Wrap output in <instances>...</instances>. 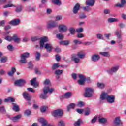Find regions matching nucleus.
Here are the masks:
<instances>
[{
	"label": "nucleus",
	"instance_id": "nucleus-14",
	"mask_svg": "<svg viewBox=\"0 0 126 126\" xmlns=\"http://www.w3.org/2000/svg\"><path fill=\"white\" fill-rule=\"evenodd\" d=\"M106 101L109 104H113V103H115V96L108 95Z\"/></svg>",
	"mask_w": 126,
	"mask_h": 126
},
{
	"label": "nucleus",
	"instance_id": "nucleus-58",
	"mask_svg": "<svg viewBox=\"0 0 126 126\" xmlns=\"http://www.w3.org/2000/svg\"><path fill=\"white\" fill-rule=\"evenodd\" d=\"M41 57V54L39 52H36V59L37 61H39L40 60V57Z\"/></svg>",
	"mask_w": 126,
	"mask_h": 126
},
{
	"label": "nucleus",
	"instance_id": "nucleus-55",
	"mask_svg": "<svg viewBox=\"0 0 126 126\" xmlns=\"http://www.w3.org/2000/svg\"><path fill=\"white\" fill-rule=\"evenodd\" d=\"M62 19H63V17L61 15H58L56 17V21L62 20Z\"/></svg>",
	"mask_w": 126,
	"mask_h": 126
},
{
	"label": "nucleus",
	"instance_id": "nucleus-22",
	"mask_svg": "<svg viewBox=\"0 0 126 126\" xmlns=\"http://www.w3.org/2000/svg\"><path fill=\"white\" fill-rule=\"evenodd\" d=\"M71 96H72V93L68 92L63 94V98H64V99H69L71 98Z\"/></svg>",
	"mask_w": 126,
	"mask_h": 126
},
{
	"label": "nucleus",
	"instance_id": "nucleus-15",
	"mask_svg": "<svg viewBox=\"0 0 126 126\" xmlns=\"http://www.w3.org/2000/svg\"><path fill=\"white\" fill-rule=\"evenodd\" d=\"M100 58V55L98 54H94L91 57L92 62H94V63L98 62Z\"/></svg>",
	"mask_w": 126,
	"mask_h": 126
},
{
	"label": "nucleus",
	"instance_id": "nucleus-44",
	"mask_svg": "<svg viewBox=\"0 0 126 126\" xmlns=\"http://www.w3.org/2000/svg\"><path fill=\"white\" fill-rule=\"evenodd\" d=\"M96 38L99 40H104V36L101 33H98L96 35Z\"/></svg>",
	"mask_w": 126,
	"mask_h": 126
},
{
	"label": "nucleus",
	"instance_id": "nucleus-59",
	"mask_svg": "<svg viewBox=\"0 0 126 126\" xmlns=\"http://www.w3.org/2000/svg\"><path fill=\"white\" fill-rule=\"evenodd\" d=\"M16 12H21L22 11V7H18L16 9Z\"/></svg>",
	"mask_w": 126,
	"mask_h": 126
},
{
	"label": "nucleus",
	"instance_id": "nucleus-37",
	"mask_svg": "<svg viewBox=\"0 0 126 126\" xmlns=\"http://www.w3.org/2000/svg\"><path fill=\"white\" fill-rule=\"evenodd\" d=\"M52 3L56 5H61L62 2L60 0H51Z\"/></svg>",
	"mask_w": 126,
	"mask_h": 126
},
{
	"label": "nucleus",
	"instance_id": "nucleus-23",
	"mask_svg": "<svg viewBox=\"0 0 126 126\" xmlns=\"http://www.w3.org/2000/svg\"><path fill=\"white\" fill-rule=\"evenodd\" d=\"M86 3L88 6H94V4H95V0H87Z\"/></svg>",
	"mask_w": 126,
	"mask_h": 126
},
{
	"label": "nucleus",
	"instance_id": "nucleus-28",
	"mask_svg": "<svg viewBox=\"0 0 126 126\" xmlns=\"http://www.w3.org/2000/svg\"><path fill=\"white\" fill-rule=\"evenodd\" d=\"M97 86L99 89H104L106 87V84L104 83L98 82L97 83Z\"/></svg>",
	"mask_w": 126,
	"mask_h": 126
},
{
	"label": "nucleus",
	"instance_id": "nucleus-38",
	"mask_svg": "<svg viewBox=\"0 0 126 126\" xmlns=\"http://www.w3.org/2000/svg\"><path fill=\"white\" fill-rule=\"evenodd\" d=\"M118 19L117 18H109L108 19V22L110 23H112L113 22H117V21H118Z\"/></svg>",
	"mask_w": 126,
	"mask_h": 126
},
{
	"label": "nucleus",
	"instance_id": "nucleus-48",
	"mask_svg": "<svg viewBox=\"0 0 126 126\" xmlns=\"http://www.w3.org/2000/svg\"><path fill=\"white\" fill-rule=\"evenodd\" d=\"M87 17V16H86V15H85V14L82 13L81 14H80L79 15V18H80V19H84L85 18H86Z\"/></svg>",
	"mask_w": 126,
	"mask_h": 126
},
{
	"label": "nucleus",
	"instance_id": "nucleus-61",
	"mask_svg": "<svg viewBox=\"0 0 126 126\" xmlns=\"http://www.w3.org/2000/svg\"><path fill=\"white\" fill-rule=\"evenodd\" d=\"M0 112L1 113H5V109L3 106H1L0 107Z\"/></svg>",
	"mask_w": 126,
	"mask_h": 126
},
{
	"label": "nucleus",
	"instance_id": "nucleus-7",
	"mask_svg": "<svg viewBox=\"0 0 126 126\" xmlns=\"http://www.w3.org/2000/svg\"><path fill=\"white\" fill-rule=\"evenodd\" d=\"M119 68H120V66H115L111 68L110 69H108L107 70V72L108 74H114V73H116L118 70H119Z\"/></svg>",
	"mask_w": 126,
	"mask_h": 126
},
{
	"label": "nucleus",
	"instance_id": "nucleus-54",
	"mask_svg": "<svg viewBox=\"0 0 126 126\" xmlns=\"http://www.w3.org/2000/svg\"><path fill=\"white\" fill-rule=\"evenodd\" d=\"M83 28H79L76 30V32L77 33H81V32H83Z\"/></svg>",
	"mask_w": 126,
	"mask_h": 126
},
{
	"label": "nucleus",
	"instance_id": "nucleus-30",
	"mask_svg": "<svg viewBox=\"0 0 126 126\" xmlns=\"http://www.w3.org/2000/svg\"><path fill=\"white\" fill-rule=\"evenodd\" d=\"M98 121L99 123H101V124H106L108 123V119L105 118L104 117H101L99 118Z\"/></svg>",
	"mask_w": 126,
	"mask_h": 126
},
{
	"label": "nucleus",
	"instance_id": "nucleus-64",
	"mask_svg": "<svg viewBox=\"0 0 126 126\" xmlns=\"http://www.w3.org/2000/svg\"><path fill=\"white\" fill-rule=\"evenodd\" d=\"M72 78H73L75 80H76V79H77V75L76 74H75V73H72Z\"/></svg>",
	"mask_w": 126,
	"mask_h": 126
},
{
	"label": "nucleus",
	"instance_id": "nucleus-5",
	"mask_svg": "<svg viewBox=\"0 0 126 126\" xmlns=\"http://www.w3.org/2000/svg\"><path fill=\"white\" fill-rule=\"evenodd\" d=\"M30 54L28 52H26L23 53L21 55V59L20 60V63H27V61L26 60L28 58H29Z\"/></svg>",
	"mask_w": 126,
	"mask_h": 126
},
{
	"label": "nucleus",
	"instance_id": "nucleus-35",
	"mask_svg": "<svg viewBox=\"0 0 126 126\" xmlns=\"http://www.w3.org/2000/svg\"><path fill=\"white\" fill-rule=\"evenodd\" d=\"M57 126H65V122L63 120L58 121Z\"/></svg>",
	"mask_w": 126,
	"mask_h": 126
},
{
	"label": "nucleus",
	"instance_id": "nucleus-41",
	"mask_svg": "<svg viewBox=\"0 0 126 126\" xmlns=\"http://www.w3.org/2000/svg\"><path fill=\"white\" fill-rule=\"evenodd\" d=\"M59 67H60V64H59V63H54L52 65V69H53V70H55V69H58Z\"/></svg>",
	"mask_w": 126,
	"mask_h": 126
},
{
	"label": "nucleus",
	"instance_id": "nucleus-10",
	"mask_svg": "<svg viewBox=\"0 0 126 126\" xmlns=\"http://www.w3.org/2000/svg\"><path fill=\"white\" fill-rule=\"evenodd\" d=\"M9 23L10 25L17 26V25L20 24V20L19 19H14L10 21Z\"/></svg>",
	"mask_w": 126,
	"mask_h": 126
},
{
	"label": "nucleus",
	"instance_id": "nucleus-45",
	"mask_svg": "<svg viewBox=\"0 0 126 126\" xmlns=\"http://www.w3.org/2000/svg\"><path fill=\"white\" fill-rule=\"evenodd\" d=\"M70 34L74 35L75 34V29L74 28H70L69 29Z\"/></svg>",
	"mask_w": 126,
	"mask_h": 126
},
{
	"label": "nucleus",
	"instance_id": "nucleus-51",
	"mask_svg": "<svg viewBox=\"0 0 126 126\" xmlns=\"http://www.w3.org/2000/svg\"><path fill=\"white\" fill-rule=\"evenodd\" d=\"M8 51H10V52H12V51H13V46L11 45H8V46L7 47Z\"/></svg>",
	"mask_w": 126,
	"mask_h": 126
},
{
	"label": "nucleus",
	"instance_id": "nucleus-16",
	"mask_svg": "<svg viewBox=\"0 0 126 126\" xmlns=\"http://www.w3.org/2000/svg\"><path fill=\"white\" fill-rule=\"evenodd\" d=\"M114 123L115 125L118 126H123V122L121 121V119L120 117H116L115 118Z\"/></svg>",
	"mask_w": 126,
	"mask_h": 126
},
{
	"label": "nucleus",
	"instance_id": "nucleus-42",
	"mask_svg": "<svg viewBox=\"0 0 126 126\" xmlns=\"http://www.w3.org/2000/svg\"><path fill=\"white\" fill-rule=\"evenodd\" d=\"M76 106H77V107H79V108H81L82 107L84 106V102H82V101H79L78 102L77 104H76Z\"/></svg>",
	"mask_w": 126,
	"mask_h": 126
},
{
	"label": "nucleus",
	"instance_id": "nucleus-26",
	"mask_svg": "<svg viewBox=\"0 0 126 126\" xmlns=\"http://www.w3.org/2000/svg\"><path fill=\"white\" fill-rule=\"evenodd\" d=\"M13 41H14L15 43H20V41H21V39L18 37V36L17 35L15 34L13 36Z\"/></svg>",
	"mask_w": 126,
	"mask_h": 126
},
{
	"label": "nucleus",
	"instance_id": "nucleus-43",
	"mask_svg": "<svg viewBox=\"0 0 126 126\" xmlns=\"http://www.w3.org/2000/svg\"><path fill=\"white\" fill-rule=\"evenodd\" d=\"M63 70H56L55 71V74L56 75H61V74H63Z\"/></svg>",
	"mask_w": 126,
	"mask_h": 126
},
{
	"label": "nucleus",
	"instance_id": "nucleus-47",
	"mask_svg": "<svg viewBox=\"0 0 126 126\" xmlns=\"http://www.w3.org/2000/svg\"><path fill=\"white\" fill-rule=\"evenodd\" d=\"M56 37L58 39H59V40H62L63 39L64 36L63 34L58 33L56 35Z\"/></svg>",
	"mask_w": 126,
	"mask_h": 126
},
{
	"label": "nucleus",
	"instance_id": "nucleus-57",
	"mask_svg": "<svg viewBox=\"0 0 126 126\" xmlns=\"http://www.w3.org/2000/svg\"><path fill=\"white\" fill-rule=\"evenodd\" d=\"M27 90L29 91V92H32L33 93L36 92V91L32 88H28Z\"/></svg>",
	"mask_w": 126,
	"mask_h": 126
},
{
	"label": "nucleus",
	"instance_id": "nucleus-33",
	"mask_svg": "<svg viewBox=\"0 0 126 126\" xmlns=\"http://www.w3.org/2000/svg\"><path fill=\"white\" fill-rule=\"evenodd\" d=\"M83 123V121H82V120L81 119H78L77 121L75 122L74 124V126H81V124Z\"/></svg>",
	"mask_w": 126,
	"mask_h": 126
},
{
	"label": "nucleus",
	"instance_id": "nucleus-3",
	"mask_svg": "<svg viewBox=\"0 0 126 126\" xmlns=\"http://www.w3.org/2000/svg\"><path fill=\"white\" fill-rule=\"evenodd\" d=\"M78 77V84H79V85H84L85 81H87V83H91V82H92V80L90 79V77H86V76L84 74H79Z\"/></svg>",
	"mask_w": 126,
	"mask_h": 126
},
{
	"label": "nucleus",
	"instance_id": "nucleus-18",
	"mask_svg": "<svg viewBox=\"0 0 126 126\" xmlns=\"http://www.w3.org/2000/svg\"><path fill=\"white\" fill-rule=\"evenodd\" d=\"M37 78H34L31 81V85L35 87V88H37L39 86V83L38 82H36Z\"/></svg>",
	"mask_w": 126,
	"mask_h": 126
},
{
	"label": "nucleus",
	"instance_id": "nucleus-2",
	"mask_svg": "<svg viewBox=\"0 0 126 126\" xmlns=\"http://www.w3.org/2000/svg\"><path fill=\"white\" fill-rule=\"evenodd\" d=\"M43 93H41L39 94V97L41 99H47V98H48L47 94H48V93L50 94L53 93V92H55V89L51 87V86H46L43 88Z\"/></svg>",
	"mask_w": 126,
	"mask_h": 126
},
{
	"label": "nucleus",
	"instance_id": "nucleus-62",
	"mask_svg": "<svg viewBox=\"0 0 126 126\" xmlns=\"http://www.w3.org/2000/svg\"><path fill=\"white\" fill-rule=\"evenodd\" d=\"M28 68H30L31 69H32V68H33V65L32 64V62H30L29 63Z\"/></svg>",
	"mask_w": 126,
	"mask_h": 126
},
{
	"label": "nucleus",
	"instance_id": "nucleus-50",
	"mask_svg": "<svg viewBox=\"0 0 126 126\" xmlns=\"http://www.w3.org/2000/svg\"><path fill=\"white\" fill-rule=\"evenodd\" d=\"M25 116H30L31 115V111L30 110H27L24 113Z\"/></svg>",
	"mask_w": 126,
	"mask_h": 126
},
{
	"label": "nucleus",
	"instance_id": "nucleus-24",
	"mask_svg": "<svg viewBox=\"0 0 126 126\" xmlns=\"http://www.w3.org/2000/svg\"><path fill=\"white\" fill-rule=\"evenodd\" d=\"M115 35L118 39H122V31L121 30H117L115 31Z\"/></svg>",
	"mask_w": 126,
	"mask_h": 126
},
{
	"label": "nucleus",
	"instance_id": "nucleus-1",
	"mask_svg": "<svg viewBox=\"0 0 126 126\" xmlns=\"http://www.w3.org/2000/svg\"><path fill=\"white\" fill-rule=\"evenodd\" d=\"M48 41L49 38L47 36L41 37L39 45L40 49L45 48V49L47 50V52L51 53V52H52V50H53V45L51 43H46L45 44V43H47Z\"/></svg>",
	"mask_w": 126,
	"mask_h": 126
},
{
	"label": "nucleus",
	"instance_id": "nucleus-17",
	"mask_svg": "<svg viewBox=\"0 0 126 126\" xmlns=\"http://www.w3.org/2000/svg\"><path fill=\"white\" fill-rule=\"evenodd\" d=\"M79 9H80V4L79 3L76 4L73 9V13L74 14H77Z\"/></svg>",
	"mask_w": 126,
	"mask_h": 126
},
{
	"label": "nucleus",
	"instance_id": "nucleus-39",
	"mask_svg": "<svg viewBox=\"0 0 126 126\" xmlns=\"http://www.w3.org/2000/svg\"><path fill=\"white\" fill-rule=\"evenodd\" d=\"M4 102L7 103V102H15V99L12 97H8L4 100Z\"/></svg>",
	"mask_w": 126,
	"mask_h": 126
},
{
	"label": "nucleus",
	"instance_id": "nucleus-21",
	"mask_svg": "<svg viewBox=\"0 0 126 126\" xmlns=\"http://www.w3.org/2000/svg\"><path fill=\"white\" fill-rule=\"evenodd\" d=\"M23 96L25 99V100H27V101H30L31 100V96L29 94V93L25 92L24 93H23Z\"/></svg>",
	"mask_w": 126,
	"mask_h": 126
},
{
	"label": "nucleus",
	"instance_id": "nucleus-29",
	"mask_svg": "<svg viewBox=\"0 0 126 126\" xmlns=\"http://www.w3.org/2000/svg\"><path fill=\"white\" fill-rule=\"evenodd\" d=\"M21 118V114H19L14 117L11 118V120L13 122H17L18 120Z\"/></svg>",
	"mask_w": 126,
	"mask_h": 126
},
{
	"label": "nucleus",
	"instance_id": "nucleus-53",
	"mask_svg": "<svg viewBox=\"0 0 126 126\" xmlns=\"http://www.w3.org/2000/svg\"><path fill=\"white\" fill-rule=\"evenodd\" d=\"M7 61V58L4 57H2L0 59V62L1 63H6V62Z\"/></svg>",
	"mask_w": 126,
	"mask_h": 126
},
{
	"label": "nucleus",
	"instance_id": "nucleus-19",
	"mask_svg": "<svg viewBox=\"0 0 126 126\" xmlns=\"http://www.w3.org/2000/svg\"><path fill=\"white\" fill-rule=\"evenodd\" d=\"M75 107H76V104L74 103H70L67 106V111L68 112H70V111H71V110L74 109Z\"/></svg>",
	"mask_w": 126,
	"mask_h": 126
},
{
	"label": "nucleus",
	"instance_id": "nucleus-34",
	"mask_svg": "<svg viewBox=\"0 0 126 126\" xmlns=\"http://www.w3.org/2000/svg\"><path fill=\"white\" fill-rule=\"evenodd\" d=\"M13 105V110L15 111V112H19V106L16 104V103H12Z\"/></svg>",
	"mask_w": 126,
	"mask_h": 126
},
{
	"label": "nucleus",
	"instance_id": "nucleus-8",
	"mask_svg": "<svg viewBox=\"0 0 126 126\" xmlns=\"http://www.w3.org/2000/svg\"><path fill=\"white\" fill-rule=\"evenodd\" d=\"M57 26H58V23L55 21H51L47 23L46 27L47 29H51L52 28H55Z\"/></svg>",
	"mask_w": 126,
	"mask_h": 126
},
{
	"label": "nucleus",
	"instance_id": "nucleus-40",
	"mask_svg": "<svg viewBox=\"0 0 126 126\" xmlns=\"http://www.w3.org/2000/svg\"><path fill=\"white\" fill-rule=\"evenodd\" d=\"M47 110H48V106H42L40 107V112L41 113H45Z\"/></svg>",
	"mask_w": 126,
	"mask_h": 126
},
{
	"label": "nucleus",
	"instance_id": "nucleus-60",
	"mask_svg": "<svg viewBox=\"0 0 126 126\" xmlns=\"http://www.w3.org/2000/svg\"><path fill=\"white\" fill-rule=\"evenodd\" d=\"M90 114V109H88L85 112V116H89Z\"/></svg>",
	"mask_w": 126,
	"mask_h": 126
},
{
	"label": "nucleus",
	"instance_id": "nucleus-4",
	"mask_svg": "<svg viewBox=\"0 0 126 126\" xmlns=\"http://www.w3.org/2000/svg\"><path fill=\"white\" fill-rule=\"evenodd\" d=\"M93 92H94V89H92V88H86L85 89L84 96L90 98L93 96Z\"/></svg>",
	"mask_w": 126,
	"mask_h": 126
},
{
	"label": "nucleus",
	"instance_id": "nucleus-49",
	"mask_svg": "<svg viewBox=\"0 0 126 126\" xmlns=\"http://www.w3.org/2000/svg\"><path fill=\"white\" fill-rule=\"evenodd\" d=\"M44 85H50L51 84V82L50 80L46 79L43 82Z\"/></svg>",
	"mask_w": 126,
	"mask_h": 126
},
{
	"label": "nucleus",
	"instance_id": "nucleus-52",
	"mask_svg": "<svg viewBox=\"0 0 126 126\" xmlns=\"http://www.w3.org/2000/svg\"><path fill=\"white\" fill-rule=\"evenodd\" d=\"M5 39L6 40V41H8L9 42H11V41H12L13 39V36L12 37L7 36L6 37H5Z\"/></svg>",
	"mask_w": 126,
	"mask_h": 126
},
{
	"label": "nucleus",
	"instance_id": "nucleus-9",
	"mask_svg": "<svg viewBox=\"0 0 126 126\" xmlns=\"http://www.w3.org/2000/svg\"><path fill=\"white\" fill-rule=\"evenodd\" d=\"M26 83V80L25 79H20L15 82V85L21 87L23 86L24 84Z\"/></svg>",
	"mask_w": 126,
	"mask_h": 126
},
{
	"label": "nucleus",
	"instance_id": "nucleus-12",
	"mask_svg": "<svg viewBox=\"0 0 126 126\" xmlns=\"http://www.w3.org/2000/svg\"><path fill=\"white\" fill-rule=\"evenodd\" d=\"M71 61L74 62L75 63H80V59L78 58V56L76 54L72 55Z\"/></svg>",
	"mask_w": 126,
	"mask_h": 126
},
{
	"label": "nucleus",
	"instance_id": "nucleus-56",
	"mask_svg": "<svg viewBox=\"0 0 126 126\" xmlns=\"http://www.w3.org/2000/svg\"><path fill=\"white\" fill-rule=\"evenodd\" d=\"M112 34L111 33H108V34H105L104 37L107 39V40H110V37L111 36Z\"/></svg>",
	"mask_w": 126,
	"mask_h": 126
},
{
	"label": "nucleus",
	"instance_id": "nucleus-63",
	"mask_svg": "<svg viewBox=\"0 0 126 126\" xmlns=\"http://www.w3.org/2000/svg\"><path fill=\"white\" fill-rule=\"evenodd\" d=\"M76 111L78 114H82L83 113V109H77Z\"/></svg>",
	"mask_w": 126,
	"mask_h": 126
},
{
	"label": "nucleus",
	"instance_id": "nucleus-11",
	"mask_svg": "<svg viewBox=\"0 0 126 126\" xmlns=\"http://www.w3.org/2000/svg\"><path fill=\"white\" fill-rule=\"evenodd\" d=\"M38 122L41 123L42 126H50V124H48V121L45 118L38 119Z\"/></svg>",
	"mask_w": 126,
	"mask_h": 126
},
{
	"label": "nucleus",
	"instance_id": "nucleus-6",
	"mask_svg": "<svg viewBox=\"0 0 126 126\" xmlns=\"http://www.w3.org/2000/svg\"><path fill=\"white\" fill-rule=\"evenodd\" d=\"M63 114V112L62 109H57L53 111L52 112V116H53V117H55V118H57V117H62Z\"/></svg>",
	"mask_w": 126,
	"mask_h": 126
},
{
	"label": "nucleus",
	"instance_id": "nucleus-46",
	"mask_svg": "<svg viewBox=\"0 0 126 126\" xmlns=\"http://www.w3.org/2000/svg\"><path fill=\"white\" fill-rule=\"evenodd\" d=\"M73 43L75 45H80L81 44H82V41L77 39H75L73 40Z\"/></svg>",
	"mask_w": 126,
	"mask_h": 126
},
{
	"label": "nucleus",
	"instance_id": "nucleus-36",
	"mask_svg": "<svg viewBox=\"0 0 126 126\" xmlns=\"http://www.w3.org/2000/svg\"><path fill=\"white\" fill-rule=\"evenodd\" d=\"M126 4V0H121V3H118L116 4V6L118 7H124V6Z\"/></svg>",
	"mask_w": 126,
	"mask_h": 126
},
{
	"label": "nucleus",
	"instance_id": "nucleus-31",
	"mask_svg": "<svg viewBox=\"0 0 126 126\" xmlns=\"http://www.w3.org/2000/svg\"><path fill=\"white\" fill-rule=\"evenodd\" d=\"M70 41L69 40H62L60 42V45H63L64 46H68Z\"/></svg>",
	"mask_w": 126,
	"mask_h": 126
},
{
	"label": "nucleus",
	"instance_id": "nucleus-32",
	"mask_svg": "<svg viewBox=\"0 0 126 126\" xmlns=\"http://www.w3.org/2000/svg\"><path fill=\"white\" fill-rule=\"evenodd\" d=\"M76 55L78 56V57L80 59H83L85 58V54L83 52H78Z\"/></svg>",
	"mask_w": 126,
	"mask_h": 126
},
{
	"label": "nucleus",
	"instance_id": "nucleus-13",
	"mask_svg": "<svg viewBox=\"0 0 126 126\" xmlns=\"http://www.w3.org/2000/svg\"><path fill=\"white\" fill-rule=\"evenodd\" d=\"M109 95L107 93L102 92L100 94V100L101 101H107Z\"/></svg>",
	"mask_w": 126,
	"mask_h": 126
},
{
	"label": "nucleus",
	"instance_id": "nucleus-20",
	"mask_svg": "<svg viewBox=\"0 0 126 126\" xmlns=\"http://www.w3.org/2000/svg\"><path fill=\"white\" fill-rule=\"evenodd\" d=\"M58 28L60 32H65L67 30V27L64 25H59Z\"/></svg>",
	"mask_w": 126,
	"mask_h": 126
},
{
	"label": "nucleus",
	"instance_id": "nucleus-25",
	"mask_svg": "<svg viewBox=\"0 0 126 126\" xmlns=\"http://www.w3.org/2000/svg\"><path fill=\"white\" fill-rule=\"evenodd\" d=\"M100 55H101L103 57H105L106 58H110L111 57V54L109 52H102L99 53Z\"/></svg>",
	"mask_w": 126,
	"mask_h": 126
},
{
	"label": "nucleus",
	"instance_id": "nucleus-27",
	"mask_svg": "<svg viewBox=\"0 0 126 126\" xmlns=\"http://www.w3.org/2000/svg\"><path fill=\"white\" fill-rule=\"evenodd\" d=\"M16 71V69L15 68V67H12L11 70L8 72V75H9V76H13L14 72H15Z\"/></svg>",
	"mask_w": 126,
	"mask_h": 126
}]
</instances>
